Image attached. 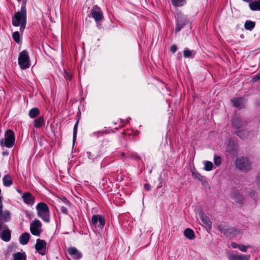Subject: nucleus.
<instances>
[{"mask_svg": "<svg viewBox=\"0 0 260 260\" xmlns=\"http://www.w3.org/2000/svg\"><path fill=\"white\" fill-rule=\"evenodd\" d=\"M12 24L15 26H20V31L23 32L26 24V9L22 6L20 11L16 12L12 17Z\"/></svg>", "mask_w": 260, "mask_h": 260, "instance_id": "1", "label": "nucleus"}, {"mask_svg": "<svg viewBox=\"0 0 260 260\" xmlns=\"http://www.w3.org/2000/svg\"><path fill=\"white\" fill-rule=\"evenodd\" d=\"M36 209L37 212V215L42 220L46 223L50 222V211L48 206L44 203H38Z\"/></svg>", "mask_w": 260, "mask_h": 260, "instance_id": "2", "label": "nucleus"}, {"mask_svg": "<svg viewBox=\"0 0 260 260\" xmlns=\"http://www.w3.org/2000/svg\"><path fill=\"white\" fill-rule=\"evenodd\" d=\"M18 64L22 70L28 69L30 66V60L28 52L24 50L21 51L18 56Z\"/></svg>", "mask_w": 260, "mask_h": 260, "instance_id": "3", "label": "nucleus"}, {"mask_svg": "<svg viewBox=\"0 0 260 260\" xmlns=\"http://www.w3.org/2000/svg\"><path fill=\"white\" fill-rule=\"evenodd\" d=\"M14 133L12 130L9 129L5 133L4 139H2L0 141V144L2 146L11 148L14 145Z\"/></svg>", "mask_w": 260, "mask_h": 260, "instance_id": "4", "label": "nucleus"}, {"mask_svg": "<svg viewBox=\"0 0 260 260\" xmlns=\"http://www.w3.org/2000/svg\"><path fill=\"white\" fill-rule=\"evenodd\" d=\"M236 167L240 170L246 171L251 169V163L247 157H241L236 159Z\"/></svg>", "mask_w": 260, "mask_h": 260, "instance_id": "5", "label": "nucleus"}, {"mask_svg": "<svg viewBox=\"0 0 260 260\" xmlns=\"http://www.w3.org/2000/svg\"><path fill=\"white\" fill-rule=\"evenodd\" d=\"M188 23L187 16L181 12H178L176 18V27L175 32H179L186 24Z\"/></svg>", "mask_w": 260, "mask_h": 260, "instance_id": "6", "label": "nucleus"}, {"mask_svg": "<svg viewBox=\"0 0 260 260\" xmlns=\"http://www.w3.org/2000/svg\"><path fill=\"white\" fill-rule=\"evenodd\" d=\"M31 233L36 236H40L42 232V223L40 220L35 219L30 224Z\"/></svg>", "mask_w": 260, "mask_h": 260, "instance_id": "7", "label": "nucleus"}, {"mask_svg": "<svg viewBox=\"0 0 260 260\" xmlns=\"http://www.w3.org/2000/svg\"><path fill=\"white\" fill-rule=\"evenodd\" d=\"M90 15L97 23L98 26H99V22L103 19V12L101 9L98 7H93L91 10Z\"/></svg>", "mask_w": 260, "mask_h": 260, "instance_id": "8", "label": "nucleus"}, {"mask_svg": "<svg viewBox=\"0 0 260 260\" xmlns=\"http://www.w3.org/2000/svg\"><path fill=\"white\" fill-rule=\"evenodd\" d=\"M91 224L95 227L103 228L105 224V220L102 216L94 215L92 217Z\"/></svg>", "mask_w": 260, "mask_h": 260, "instance_id": "9", "label": "nucleus"}, {"mask_svg": "<svg viewBox=\"0 0 260 260\" xmlns=\"http://www.w3.org/2000/svg\"><path fill=\"white\" fill-rule=\"evenodd\" d=\"M36 250L41 255H44L46 252V242L44 240H37L35 245Z\"/></svg>", "mask_w": 260, "mask_h": 260, "instance_id": "10", "label": "nucleus"}, {"mask_svg": "<svg viewBox=\"0 0 260 260\" xmlns=\"http://www.w3.org/2000/svg\"><path fill=\"white\" fill-rule=\"evenodd\" d=\"M3 230L1 233V237L3 240L6 242H8L11 239V232L6 225L5 228H2L0 231Z\"/></svg>", "mask_w": 260, "mask_h": 260, "instance_id": "11", "label": "nucleus"}, {"mask_svg": "<svg viewBox=\"0 0 260 260\" xmlns=\"http://www.w3.org/2000/svg\"><path fill=\"white\" fill-rule=\"evenodd\" d=\"M22 198L26 204L32 205L35 203V197L29 192L24 193Z\"/></svg>", "mask_w": 260, "mask_h": 260, "instance_id": "12", "label": "nucleus"}, {"mask_svg": "<svg viewBox=\"0 0 260 260\" xmlns=\"http://www.w3.org/2000/svg\"><path fill=\"white\" fill-rule=\"evenodd\" d=\"M250 256L244 254H230L228 255L229 260H249Z\"/></svg>", "mask_w": 260, "mask_h": 260, "instance_id": "13", "label": "nucleus"}, {"mask_svg": "<svg viewBox=\"0 0 260 260\" xmlns=\"http://www.w3.org/2000/svg\"><path fill=\"white\" fill-rule=\"evenodd\" d=\"M68 252L74 259L77 260L81 257V254L75 247L69 248Z\"/></svg>", "mask_w": 260, "mask_h": 260, "instance_id": "14", "label": "nucleus"}, {"mask_svg": "<svg viewBox=\"0 0 260 260\" xmlns=\"http://www.w3.org/2000/svg\"><path fill=\"white\" fill-rule=\"evenodd\" d=\"M233 105L236 108H242L244 107L245 101L244 98H233L231 100Z\"/></svg>", "mask_w": 260, "mask_h": 260, "instance_id": "15", "label": "nucleus"}, {"mask_svg": "<svg viewBox=\"0 0 260 260\" xmlns=\"http://www.w3.org/2000/svg\"><path fill=\"white\" fill-rule=\"evenodd\" d=\"M200 218L204 224L209 229L211 228L212 222L210 218L203 213H200Z\"/></svg>", "mask_w": 260, "mask_h": 260, "instance_id": "16", "label": "nucleus"}, {"mask_svg": "<svg viewBox=\"0 0 260 260\" xmlns=\"http://www.w3.org/2000/svg\"><path fill=\"white\" fill-rule=\"evenodd\" d=\"M30 238V235L27 233H24L21 235L19 238V242L22 245L26 244Z\"/></svg>", "mask_w": 260, "mask_h": 260, "instance_id": "17", "label": "nucleus"}, {"mask_svg": "<svg viewBox=\"0 0 260 260\" xmlns=\"http://www.w3.org/2000/svg\"><path fill=\"white\" fill-rule=\"evenodd\" d=\"M250 9L252 11H260V0L255 1L249 5Z\"/></svg>", "mask_w": 260, "mask_h": 260, "instance_id": "18", "label": "nucleus"}, {"mask_svg": "<svg viewBox=\"0 0 260 260\" xmlns=\"http://www.w3.org/2000/svg\"><path fill=\"white\" fill-rule=\"evenodd\" d=\"M13 260H26V255L24 252H17L13 254Z\"/></svg>", "mask_w": 260, "mask_h": 260, "instance_id": "19", "label": "nucleus"}, {"mask_svg": "<svg viewBox=\"0 0 260 260\" xmlns=\"http://www.w3.org/2000/svg\"><path fill=\"white\" fill-rule=\"evenodd\" d=\"M3 182L5 186H10L13 184L12 179L9 175H6L3 177Z\"/></svg>", "mask_w": 260, "mask_h": 260, "instance_id": "20", "label": "nucleus"}, {"mask_svg": "<svg viewBox=\"0 0 260 260\" xmlns=\"http://www.w3.org/2000/svg\"><path fill=\"white\" fill-rule=\"evenodd\" d=\"M44 124V118L42 117H39L36 119L34 122V126L36 128H40Z\"/></svg>", "mask_w": 260, "mask_h": 260, "instance_id": "21", "label": "nucleus"}, {"mask_svg": "<svg viewBox=\"0 0 260 260\" xmlns=\"http://www.w3.org/2000/svg\"><path fill=\"white\" fill-rule=\"evenodd\" d=\"M39 113L40 111L38 108H33L29 110L28 115L31 118H34L36 117L39 114Z\"/></svg>", "mask_w": 260, "mask_h": 260, "instance_id": "22", "label": "nucleus"}, {"mask_svg": "<svg viewBox=\"0 0 260 260\" xmlns=\"http://www.w3.org/2000/svg\"><path fill=\"white\" fill-rule=\"evenodd\" d=\"M184 236L189 239H192L194 237L193 231L190 229H186L184 231Z\"/></svg>", "mask_w": 260, "mask_h": 260, "instance_id": "23", "label": "nucleus"}, {"mask_svg": "<svg viewBox=\"0 0 260 260\" xmlns=\"http://www.w3.org/2000/svg\"><path fill=\"white\" fill-rule=\"evenodd\" d=\"M232 198L237 203H241L243 200V196L239 192L233 193Z\"/></svg>", "mask_w": 260, "mask_h": 260, "instance_id": "24", "label": "nucleus"}, {"mask_svg": "<svg viewBox=\"0 0 260 260\" xmlns=\"http://www.w3.org/2000/svg\"><path fill=\"white\" fill-rule=\"evenodd\" d=\"M255 22L247 20L244 24V27L247 30H251L255 26Z\"/></svg>", "mask_w": 260, "mask_h": 260, "instance_id": "25", "label": "nucleus"}, {"mask_svg": "<svg viewBox=\"0 0 260 260\" xmlns=\"http://www.w3.org/2000/svg\"><path fill=\"white\" fill-rule=\"evenodd\" d=\"M204 170L206 171H210L213 169V164L210 161H204Z\"/></svg>", "mask_w": 260, "mask_h": 260, "instance_id": "26", "label": "nucleus"}, {"mask_svg": "<svg viewBox=\"0 0 260 260\" xmlns=\"http://www.w3.org/2000/svg\"><path fill=\"white\" fill-rule=\"evenodd\" d=\"M173 5L175 7H181L183 6L185 3V0H171Z\"/></svg>", "mask_w": 260, "mask_h": 260, "instance_id": "27", "label": "nucleus"}, {"mask_svg": "<svg viewBox=\"0 0 260 260\" xmlns=\"http://www.w3.org/2000/svg\"><path fill=\"white\" fill-rule=\"evenodd\" d=\"M192 175L193 177L195 179H198L199 180L201 181H203L204 180V177L202 176L199 173L197 172L194 170H192L191 171Z\"/></svg>", "mask_w": 260, "mask_h": 260, "instance_id": "28", "label": "nucleus"}, {"mask_svg": "<svg viewBox=\"0 0 260 260\" xmlns=\"http://www.w3.org/2000/svg\"><path fill=\"white\" fill-rule=\"evenodd\" d=\"M183 55L185 57H193L194 54L192 52L187 49H185L183 51Z\"/></svg>", "mask_w": 260, "mask_h": 260, "instance_id": "29", "label": "nucleus"}, {"mask_svg": "<svg viewBox=\"0 0 260 260\" xmlns=\"http://www.w3.org/2000/svg\"><path fill=\"white\" fill-rule=\"evenodd\" d=\"M214 162L217 166H219L221 162V159L219 156H214Z\"/></svg>", "mask_w": 260, "mask_h": 260, "instance_id": "30", "label": "nucleus"}, {"mask_svg": "<svg viewBox=\"0 0 260 260\" xmlns=\"http://www.w3.org/2000/svg\"><path fill=\"white\" fill-rule=\"evenodd\" d=\"M251 246H249V245H243V244H240V246L239 247V249L242 251V252H245L247 251V250L248 248H250Z\"/></svg>", "mask_w": 260, "mask_h": 260, "instance_id": "31", "label": "nucleus"}, {"mask_svg": "<svg viewBox=\"0 0 260 260\" xmlns=\"http://www.w3.org/2000/svg\"><path fill=\"white\" fill-rule=\"evenodd\" d=\"M13 39L14 40V41L16 42H17V43H18L20 41V39H19L20 35H19V32H18V31L14 32L13 34Z\"/></svg>", "mask_w": 260, "mask_h": 260, "instance_id": "32", "label": "nucleus"}, {"mask_svg": "<svg viewBox=\"0 0 260 260\" xmlns=\"http://www.w3.org/2000/svg\"><path fill=\"white\" fill-rule=\"evenodd\" d=\"M260 81V73L258 74L251 79V81L252 82H256L257 81Z\"/></svg>", "mask_w": 260, "mask_h": 260, "instance_id": "33", "label": "nucleus"}, {"mask_svg": "<svg viewBox=\"0 0 260 260\" xmlns=\"http://www.w3.org/2000/svg\"><path fill=\"white\" fill-rule=\"evenodd\" d=\"M246 132L245 131H237L236 134L237 135L239 136L241 138L244 139L245 137L243 136V134L246 133Z\"/></svg>", "mask_w": 260, "mask_h": 260, "instance_id": "34", "label": "nucleus"}, {"mask_svg": "<svg viewBox=\"0 0 260 260\" xmlns=\"http://www.w3.org/2000/svg\"><path fill=\"white\" fill-rule=\"evenodd\" d=\"M177 46L175 45H172L171 47L170 51L172 53H175L177 51Z\"/></svg>", "mask_w": 260, "mask_h": 260, "instance_id": "35", "label": "nucleus"}, {"mask_svg": "<svg viewBox=\"0 0 260 260\" xmlns=\"http://www.w3.org/2000/svg\"><path fill=\"white\" fill-rule=\"evenodd\" d=\"M61 212L63 214H67L68 213V209L64 207H61Z\"/></svg>", "mask_w": 260, "mask_h": 260, "instance_id": "36", "label": "nucleus"}, {"mask_svg": "<svg viewBox=\"0 0 260 260\" xmlns=\"http://www.w3.org/2000/svg\"><path fill=\"white\" fill-rule=\"evenodd\" d=\"M231 246L233 248H238L239 249V247L240 246V244H238L236 243V242H232L231 243Z\"/></svg>", "mask_w": 260, "mask_h": 260, "instance_id": "37", "label": "nucleus"}, {"mask_svg": "<svg viewBox=\"0 0 260 260\" xmlns=\"http://www.w3.org/2000/svg\"><path fill=\"white\" fill-rule=\"evenodd\" d=\"M144 188L146 190H150L151 189V186L146 183L144 185Z\"/></svg>", "mask_w": 260, "mask_h": 260, "instance_id": "38", "label": "nucleus"}, {"mask_svg": "<svg viewBox=\"0 0 260 260\" xmlns=\"http://www.w3.org/2000/svg\"><path fill=\"white\" fill-rule=\"evenodd\" d=\"M87 156L89 159L93 160L94 159V157L92 156V154L90 152H87Z\"/></svg>", "mask_w": 260, "mask_h": 260, "instance_id": "39", "label": "nucleus"}, {"mask_svg": "<svg viewBox=\"0 0 260 260\" xmlns=\"http://www.w3.org/2000/svg\"><path fill=\"white\" fill-rule=\"evenodd\" d=\"M77 126H78V121L75 123V124L74 125L73 133H77Z\"/></svg>", "mask_w": 260, "mask_h": 260, "instance_id": "40", "label": "nucleus"}, {"mask_svg": "<svg viewBox=\"0 0 260 260\" xmlns=\"http://www.w3.org/2000/svg\"><path fill=\"white\" fill-rule=\"evenodd\" d=\"M76 137H77V133H73V142H74L76 139Z\"/></svg>", "mask_w": 260, "mask_h": 260, "instance_id": "41", "label": "nucleus"}, {"mask_svg": "<svg viewBox=\"0 0 260 260\" xmlns=\"http://www.w3.org/2000/svg\"><path fill=\"white\" fill-rule=\"evenodd\" d=\"M99 134H103V133L102 132H94L92 134L93 135H98Z\"/></svg>", "mask_w": 260, "mask_h": 260, "instance_id": "42", "label": "nucleus"}, {"mask_svg": "<svg viewBox=\"0 0 260 260\" xmlns=\"http://www.w3.org/2000/svg\"><path fill=\"white\" fill-rule=\"evenodd\" d=\"M66 79L67 80H70L71 79V76L70 75H67V76L66 77Z\"/></svg>", "mask_w": 260, "mask_h": 260, "instance_id": "43", "label": "nucleus"}, {"mask_svg": "<svg viewBox=\"0 0 260 260\" xmlns=\"http://www.w3.org/2000/svg\"><path fill=\"white\" fill-rule=\"evenodd\" d=\"M3 155H7L8 154V152H3Z\"/></svg>", "mask_w": 260, "mask_h": 260, "instance_id": "44", "label": "nucleus"}, {"mask_svg": "<svg viewBox=\"0 0 260 260\" xmlns=\"http://www.w3.org/2000/svg\"><path fill=\"white\" fill-rule=\"evenodd\" d=\"M233 124L235 126L237 127V126H236V123H235V121H234V122H233Z\"/></svg>", "mask_w": 260, "mask_h": 260, "instance_id": "45", "label": "nucleus"}, {"mask_svg": "<svg viewBox=\"0 0 260 260\" xmlns=\"http://www.w3.org/2000/svg\"><path fill=\"white\" fill-rule=\"evenodd\" d=\"M64 201H65L64 202H65L66 203H68V204L69 203V202L67 200V199H64Z\"/></svg>", "mask_w": 260, "mask_h": 260, "instance_id": "46", "label": "nucleus"}, {"mask_svg": "<svg viewBox=\"0 0 260 260\" xmlns=\"http://www.w3.org/2000/svg\"><path fill=\"white\" fill-rule=\"evenodd\" d=\"M258 179L260 181V174L258 176Z\"/></svg>", "mask_w": 260, "mask_h": 260, "instance_id": "47", "label": "nucleus"}, {"mask_svg": "<svg viewBox=\"0 0 260 260\" xmlns=\"http://www.w3.org/2000/svg\"><path fill=\"white\" fill-rule=\"evenodd\" d=\"M17 1H19V2H20V1H21V0H17Z\"/></svg>", "mask_w": 260, "mask_h": 260, "instance_id": "48", "label": "nucleus"}]
</instances>
